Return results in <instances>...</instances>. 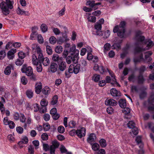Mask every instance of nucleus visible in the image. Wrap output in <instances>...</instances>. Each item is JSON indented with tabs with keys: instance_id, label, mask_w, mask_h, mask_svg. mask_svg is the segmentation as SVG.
<instances>
[{
	"instance_id": "17",
	"label": "nucleus",
	"mask_w": 154,
	"mask_h": 154,
	"mask_svg": "<svg viewBox=\"0 0 154 154\" xmlns=\"http://www.w3.org/2000/svg\"><path fill=\"white\" fill-rule=\"evenodd\" d=\"M52 59L53 61L57 62L58 63L62 60H63V59L62 57H59L58 54H55L53 55Z\"/></svg>"
},
{
	"instance_id": "51",
	"label": "nucleus",
	"mask_w": 154,
	"mask_h": 154,
	"mask_svg": "<svg viewBox=\"0 0 154 154\" xmlns=\"http://www.w3.org/2000/svg\"><path fill=\"white\" fill-rule=\"evenodd\" d=\"M20 121L22 123H24L26 122V118L23 114L20 113L19 118Z\"/></svg>"
},
{
	"instance_id": "25",
	"label": "nucleus",
	"mask_w": 154,
	"mask_h": 154,
	"mask_svg": "<svg viewBox=\"0 0 154 154\" xmlns=\"http://www.w3.org/2000/svg\"><path fill=\"white\" fill-rule=\"evenodd\" d=\"M11 66H7L5 69L4 70L5 74L7 75H9L11 74Z\"/></svg>"
},
{
	"instance_id": "10",
	"label": "nucleus",
	"mask_w": 154,
	"mask_h": 154,
	"mask_svg": "<svg viewBox=\"0 0 154 154\" xmlns=\"http://www.w3.org/2000/svg\"><path fill=\"white\" fill-rule=\"evenodd\" d=\"M58 69L60 71L63 72L66 69V63L63 60H62L58 63Z\"/></svg>"
},
{
	"instance_id": "6",
	"label": "nucleus",
	"mask_w": 154,
	"mask_h": 154,
	"mask_svg": "<svg viewBox=\"0 0 154 154\" xmlns=\"http://www.w3.org/2000/svg\"><path fill=\"white\" fill-rule=\"evenodd\" d=\"M32 48L33 50H35L37 51L38 54V59L40 60H41L43 57V55L42 50L39 46L37 44H34L32 45Z\"/></svg>"
},
{
	"instance_id": "49",
	"label": "nucleus",
	"mask_w": 154,
	"mask_h": 154,
	"mask_svg": "<svg viewBox=\"0 0 154 154\" xmlns=\"http://www.w3.org/2000/svg\"><path fill=\"white\" fill-rule=\"evenodd\" d=\"M46 50L47 54L48 55H51L52 53V51L51 47L48 45L46 46Z\"/></svg>"
},
{
	"instance_id": "7",
	"label": "nucleus",
	"mask_w": 154,
	"mask_h": 154,
	"mask_svg": "<svg viewBox=\"0 0 154 154\" xmlns=\"http://www.w3.org/2000/svg\"><path fill=\"white\" fill-rule=\"evenodd\" d=\"M135 39L137 41L136 45H137L143 43V42L144 40V37L141 35L140 31H138L136 33Z\"/></svg>"
},
{
	"instance_id": "30",
	"label": "nucleus",
	"mask_w": 154,
	"mask_h": 154,
	"mask_svg": "<svg viewBox=\"0 0 154 154\" xmlns=\"http://www.w3.org/2000/svg\"><path fill=\"white\" fill-rule=\"evenodd\" d=\"M42 93L45 95H47L50 93V89L48 87L44 88L42 91Z\"/></svg>"
},
{
	"instance_id": "23",
	"label": "nucleus",
	"mask_w": 154,
	"mask_h": 154,
	"mask_svg": "<svg viewBox=\"0 0 154 154\" xmlns=\"http://www.w3.org/2000/svg\"><path fill=\"white\" fill-rule=\"evenodd\" d=\"M32 62L33 65H36L39 62L38 61L37 57L34 54H32Z\"/></svg>"
},
{
	"instance_id": "57",
	"label": "nucleus",
	"mask_w": 154,
	"mask_h": 154,
	"mask_svg": "<svg viewBox=\"0 0 154 154\" xmlns=\"http://www.w3.org/2000/svg\"><path fill=\"white\" fill-rule=\"evenodd\" d=\"M41 138L43 140H46L48 139V136L46 133H44L41 135Z\"/></svg>"
},
{
	"instance_id": "50",
	"label": "nucleus",
	"mask_w": 154,
	"mask_h": 154,
	"mask_svg": "<svg viewBox=\"0 0 154 154\" xmlns=\"http://www.w3.org/2000/svg\"><path fill=\"white\" fill-rule=\"evenodd\" d=\"M38 34L35 32H33L31 34L30 38L31 40H33L35 39L36 37H37Z\"/></svg>"
},
{
	"instance_id": "5",
	"label": "nucleus",
	"mask_w": 154,
	"mask_h": 154,
	"mask_svg": "<svg viewBox=\"0 0 154 154\" xmlns=\"http://www.w3.org/2000/svg\"><path fill=\"white\" fill-rule=\"evenodd\" d=\"M80 64H77L75 66L73 64H71L68 69V72L69 73H74L76 74L78 73L80 69Z\"/></svg>"
},
{
	"instance_id": "39",
	"label": "nucleus",
	"mask_w": 154,
	"mask_h": 154,
	"mask_svg": "<svg viewBox=\"0 0 154 154\" xmlns=\"http://www.w3.org/2000/svg\"><path fill=\"white\" fill-rule=\"evenodd\" d=\"M92 148L93 150L95 151L97 150L99 148V145L97 143H94L92 144Z\"/></svg>"
},
{
	"instance_id": "19",
	"label": "nucleus",
	"mask_w": 154,
	"mask_h": 154,
	"mask_svg": "<svg viewBox=\"0 0 154 154\" xmlns=\"http://www.w3.org/2000/svg\"><path fill=\"white\" fill-rule=\"evenodd\" d=\"M101 5L100 3H95V1H91L89 0L86 2V5H88L90 7L93 8L95 5Z\"/></svg>"
},
{
	"instance_id": "61",
	"label": "nucleus",
	"mask_w": 154,
	"mask_h": 154,
	"mask_svg": "<svg viewBox=\"0 0 154 154\" xmlns=\"http://www.w3.org/2000/svg\"><path fill=\"white\" fill-rule=\"evenodd\" d=\"M43 119L44 120L46 121H49L50 119V115L48 114H44L43 116Z\"/></svg>"
},
{
	"instance_id": "2",
	"label": "nucleus",
	"mask_w": 154,
	"mask_h": 154,
	"mask_svg": "<svg viewBox=\"0 0 154 154\" xmlns=\"http://www.w3.org/2000/svg\"><path fill=\"white\" fill-rule=\"evenodd\" d=\"M126 23L124 21H122L119 26L117 25L115 26L113 29L114 33H117V35L121 38H123L125 32V27Z\"/></svg>"
},
{
	"instance_id": "48",
	"label": "nucleus",
	"mask_w": 154,
	"mask_h": 154,
	"mask_svg": "<svg viewBox=\"0 0 154 154\" xmlns=\"http://www.w3.org/2000/svg\"><path fill=\"white\" fill-rule=\"evenodd\" d=\"M41 28L42 32H45L47 31L48 27L45 24H42L41 25Z\"/></svg>"
},
{
	"instance_id": "1",
	"label": "nucleus",
	"mask_w": 154,
	"mask_h": 154,
	"mask_svg": "<svg viewBox=\"0 0 154 154\" xmlns=\"http://www.w3.org/2000/svg\"><path fill=\"white\" fill-rule=\"evenodd\" d=\"M13 2L10 0H6L5 2H2L0 4V8L4 14L7 15L9 14V9L13 8Z\"/></svg>"
},
{
	"instance_id": "16",
	"label": "nucleus",
	"mask_w": 154,
	"mask_h": 154,
	"mask_svg": "<svg viewBox=\"0 0 154 154\" xmlns=\"http://www.w3.org/2000/svg\"><path fill=\"white\" fill-rule=\"evenodd\" d=\"M105 103L106 105L111 106H115L117 104L116 101L112 99L106 100Z\"/></svg>"
},
{
	"instance_id": "4",
	"label": "nucleus",
	"mask_w": 154,
	"mask_h": 154,
	"mask_svg": "<svg viewBox=\"0 0 154 154\" xmlns=\"http://www.w3.org/2000/svg\"><path fill=\"white\" fill-rule=\"evenodd\" d=\"M77 54L73 56H68L66 57V62L67 64H70L72 62L76 64L78 62L79 58L78 57L79 51V50L76 51Z\"/></svg>"
},
{
	"instance_id": "38",
	"label": "nucleus",
	"mask_w": 154,
	"mask_h": 154,
	"mask_svg": "<svg viewBox=\"0 0 154 154\" xmlns=\"http://www.w3.org/2000/svg\"><path fill=\"white\" fill-rule=\"evenodd\" d=\"M36 66V70L38 72H41L42 70V68L41 63L39 62L36 65H34Z\"/></svg>"
},
{
	"instance_id": "34",
	"label": "nucleus",
	"mask_w": 154,
	"mask_h": 154,
	"mask_svg": "<svg viewBox=\"0 0 154 154\" xmlns=\"http://www.w3.org/2000/svg\"><path fill=\"white\" fill-rule=\"evenodd\" d=\"M17 12L18 14L20 15L25 14L28 15L29 14V13L28 12L24 11L22 10L19 7L17 10Z\"/></svg>"
},
{
	"instance_id": "52",
	"label": "nucleus",
	"mask_w": 154,
	"mask_h": 154,
	"mask_svg": "<svg viewBox=\"0 0 154 154\" xmlns=\"http://www.w3.org/2000/svg\"><path fill=\"white\" fill-rule=\"evenodd\" d=\"M20 116V115L17 112H15L13 114L14 118L16 121L18 120L19 119Z\"/></svg>"
},
{
	"instance_id": "46",
	"label": "nucleus",
	"mask_w": 154,
	"mask_h": 154,
	"mask_svg": "<svg viewBox=\"0 0 154 154\" xmlns=\"http://www.w3.org/2000/svg\"><path fill=\"white\" fill-rule=\"evenodd\" d=\"M21 82L23 85H26L28 82V80L25 76H22L21 78Z\"/></svg>"
},
{
	"instance_id": "58",
	"label": "nucleus",
	"mask_w": 154,
	"mask_h": 154,
	"mask_svg": "<svg viewBox=\"0 0 154 154\" xmlns=\"http://www.w3.org/2000/svg\"><path fill=\"white\" fill-rule=\"evenodd\" d=\"M111 45L109 43L106 44L104 46V50L106 51H109L110 49Z\"/></svg>"
},
{
	"instance_id": "64",
	"label": "nucleus",
	"mask_w": 154,
	"mask_h": 154,
	"mask_svg": "<svg viewBox=\"0 0 154 154\" xmlns=\"http://www.w3.org/2000/svg\"><path fill=\"white\" fill-rule=\"evenodd\" d=\"M56 149L50 146L49 149L50 154H55V149Z\"/></svg>"
},
{
	"instance_id": "37",
	"label": "nucleus",
	"mask_w": 154,
	"mask_h": 154,
	"mask_svg": "<svg viewBox=\"0 0 154 154\" xmlns=\"http://www.w3.org/2000/svg\"><path fill=\"white\" fill-rule=\"evenodd\" d=\"M37 37L38 41L39 43L42 44L44 42V39L41 35L38 34Z\"/></svg>"
},
{
	"instance_id": "60",
	"label": "nucleus",
	"mask_w": 154,
	"mask_h": 154,
	"mask_svg": "<svg viewBox=\"0 0 154 154\" xmlns=\"http://www.w3.org/2000/svg\"><path fill=\"white\" fill-rule=\"evenodd\" d=\"M8 139L11 142H13L14 140V137L11 134H9L8 136Z\"/></svg>"
},
{
	"instance_id": "11",
	"label": "nucleus",
	"mask_w": 154,
	"mask_h": 154,
	"mask_svg": "<svg viewBox=\"0 0 154 154\" xmlns=\"http://www.w3.org/2000/svg\"><path fill=\"white\" fill-rule=\"evenodd\" d=\"M86 130L84 128H82L80 130H77L76 131V134L80 138H82L85 135Z\"/></svg>"
},
{
	"instance_id": "56",
	"label": "nucleus",
	"mask_w": 154,
	"mask_h": 154,
	"mask_svg": "<svg viewBox=\"0 0 154 154\" xmlns=\"http://www.w3.org/2000/svg\"><path fill=\"white\" fill-rule=\"evenodd\" d=\"M52 30L53 32L56 35H59L60 33V30L57 28H52Z\"/></svg>"
},
{
	"instance_id": "31",
	"label": "nucleus",
	"mask_w": 154,
	"mask_h": 154,
	"mask_svg": "<svg viewBox=\"0 0 154 154\" xmlns=\"http://www.w3.org/2000/svg\"><path fill=\"white\" fill-rule=\"evenodd\" d=\"M28 138L26 137H24L18 143V144L20 145L21 144L23 143V144H25L28 143Z\"/></svg>"
},
{
	"instance_id": "42",
	"label": "nucleus",
	"mask_w": 154,
	"mask_h": 154,
	"mask_svg": "<svg viewBox=\"0 0 154 154\" xmlns=\"http://www.w3.org/2000/svg\"><path fill=\"white\" fill-rule=\"evenodd\" d=\"M76 125V123L75 122L71 121L69 123L68 126L69 128H74Z\"/></svg>"
},
{
	"instance_id": "59",
	"label": "nucleus",
	"mask_w": 154,
	"mask_h": 154,
	"mask_svg": "<svg viewBox=\"0 0 154 154\" xmlns=\"http://www.w3.org/2000/svg\"><path fill=\"white\" fill-rule=\"evenodd\" d=\"M6 56V53L4 51H0V60L3 59Z\"/></svg>"
},
{
	"instance_id": "35",
	"label": "nucleus",
	"mask_w": 154,
	"mask_h": 154,
	"mask_svg": "<svg viewBox=\"0 0 154 154\" xmlns=\"http://www.w3.org/2000/svg\"><path fill=\"white\" fill-rule=\"evenodd\" d=\"M49 41L50 43L52 45L55 44L57 41V39L54 36H51L49 39Z\"/></svg>"
},
{
	"instance_id": "18",
	"label": "nucleus",
	"mask_w": 154,
	"mask_h": 154,
	"mask_svg": "<svg viewBox=\"0 0 154 154\" xmlns=\"http://www.w3.org/2000/svg\"><path fill=\"white\" fill-rule=\"evenodd\" d=\"M152 54V53L151 51H148L145 53V60L146 62H149L152 60V59L150 56Z\"/></svg>"
},
{
	"instance_id": "8",
	"label": "nucleus",
	"mask_w": 154,
	"mask_h": 154,
	"mask_svg": "<svg viewBox=\"0 0 154 154\" xmlns=\"http://www.w3.org/2000/svg\"><path fill=\"white\" fill-rule=\"evenodd\" d=\"M21 70L22 72L26 73V75L28 76H30L33 73V71L32 67L30 66L26 67L25 65H24L23 66Z\"/></svg>"
},
{
	"instance_id": "24",
	"label": "nucleus",
	"mask_w": 154,
	"mask_h": 154,
	"mask_svg": "<svg viewBox=\"0 0 154 154\" xmlns=\"http://www.w3.org/2000/svg\"><path fill=\"white\" fill-rule=\"evenodd\" d=\"M119 103L120 106L122 108L125 107L126 105V100L124 99L120 100L119 101Z\"/></svg>"
},
{
	"instance_id": "54",
	"label": "nucleus",
	"mask_w": 154,
	"mask_h": 154,
	"mask_svg": "<svg viewBox=\"0 0 154 154\" xmlns=\"http://www.w3.org/2000/svg\"><path fill=\"white\" fill-rule=\"evenodd\" d=\"M58 131L60 133H63L65 131V130L64 127L62 126H60L57 128Z\"/></svg>"
},
{
	"instance_id": "41",
	"label": "nucleus",
	"mask_w": 154,
	"mask_h": 154,
	"mask_svg": "<svg viewBox=\"0 0 154 154\" xmlns=\"http://www.w3.org/2000/svg\"><path fill=\"white\" fill-rule=\"evenodd\" d=\"M128 127L130 128H134L135 127V124L133 121L129 122L127 124Z\"/></svg>"
},
{
	"instance_id": "43",
	"label": "nucleus",
	"mask_w": 154,
	"mask_h": 154,
	"mask_svg": "<svg viewBox=\"0 0 154 154\" xmlns=\"http://www.w3.org/2000/svg\"><path fill=\"white\" fill-rule=\"evenodd\" d=\"M28 151L29 153L30 154H33L34 152V148L31 145L28 146Z\"/></svg>"
},
{
	"instance_id": "53",
	"label": "nucleus",
	"mask_w": 154,
	"mask_h": 154,
	"mask_svg": "<svg viewBox=\"0 0 154 154\" xmlns=\"http://www.w3.org/2000/svg\"><path fill=\"white\" fill-rule=\"evenodd\" d=\"M122 110V112L125 114H128L130 112V109L128 107L124 108Z\"/></svg>"
},
{
	"instance_id": "62",
	"label": "nucleus",
	"mask_w": 154,
	"mask_h": 154,
	"mask_svg": "<svg viewBox=\"0 0 154 154\" xmlns=\"http://www.w3.org/2000/svg\"><path fill=\"white\" fill-rule=\"evenodd\" d=\"M19 57L20 59H23L25 57V54L23 52L20 51L19 52L18 54Z\"/></svg>"
},
{
	"instance_id": "27",
	"label": "nucleus",
	"mask_w": 154,
	"mask_h": 154,
	"mask_svg": "<svg viewBox=\"0 0 154 154\" xmlns=\"http://www.w3.org/2000/svg\"><path fill=\"white\" fill-rule=\"evenodd\" d=\"M63 47L60 45L57 46L55 48V51L58 54L61 53L63 51Z\"/></svg>"
},
{
	"instance_id": "55",
	"label": "nucleus",
	"mask_w": 154,
	"mask_h": 154,
	"mask_svg": "<svg viewBox=\"0 0 154 154\" xmlns=\"http://www.w3.org/2000/svg\"><path fill=\"white\" fill-rule=\"evenodd\" d=\"M0 109L2 114H4L5 112V108L4 104L0 102Z\"/></svg>"
},
{
	"instance_id": "45",
	"label": "nucleus",
	"mask_w": 154,
	"mask_h": 154,
	"mask_svg": "<svg viewBox=\"0 0 154 154\" xmlns=\"http://www.w3.org/2000/svg\"><path fill=\"white\" fill-rule=\"evenodd\" d=\"M48 102L45 99H42L40 102L41 105L42 106H46L48 104Z\"/></svg>"
},
{
	"instance_id": "40",
	"label": "nucleus",
	"mask_w": 154,
	"mask_h": 154,
	"mask_svg": "<svg viewBox=\"0 0 154 154\" xmlns=\"http://www.w3.org/2000/svg\"><path fill=\"white\" fill-rule=\"evenodd\" d=\"M27 97L29 98H32L33 96V92L31 90H28L26 92Z\"/></svg>"
},
{
	"instance_id": "22",
	"label": "nucleus",
	"mask_w": 154,
	"mask_h": 154,
	"mask_svg": "<svg viewBox=\"0 0 154 154\" xmlns=\"http://www.w3.org/2000/svg\"><path fill=\"white\" fill-rule=\"evenodd\" d=\"M69 39L66 37H60L57 41V43L59 44H62L64 42L69 40Z\"/></svg>"
},
{
	"instance_id": "13",
	"label": "nucleus",
	"mask_w": 154,
	"mask_h": 154,
	"mask_svg": "<svg viewBox=\"0 0 154 154\" xmlns=\"http://www.w3.org/2000/svg\"><path fill=\"white\" fill-rule=\"evenodd\" d=\"M38 61L41 63L42 62V64L45 66H47L50 63V61L48 58L47 57H43V56L42 57L41 60L38 59Z\"/></svg>"
},
{
	"instance_id": "14",
	"label": "nucleus",
	"mask_w": 154,
	"mask_h": 154,
	"mask_svg": "<svg viewBox=\"0 0 154 154\" xmlns=\"http://www.w3.org/2000/svg\"><path fill=\"white\" fill-rule=\"evenodd\" d=\"M16 52V49L13 48L11 49L8 53L7 56L9 59H12L14 57V54Z\"/></svg>"
},
{
	"instance_id": "63",
	"label": "nucleus",
	"mask_w": 154,
	"mask_h": 154,
	"mask_svg": "<svg viewBox=\"0 0 154 154\" xmlns=\"http://www.w3.org/2000/svg\"><path fill=\"white\" fill-rule=\"evenodd\" d=\"M149 100L150 102H154V92L151 93Z\"/></svg>"
},
{
	"instance_id": "15",
	"label": "nucleus",
	"mask_w": 154,
	"mask_h": 154,
	"mask_svg": "<svg viewBox=\"0 0 154 154\" xmlns=\"http://www.w3.org/2000/svg\"><path fill=\"white\" fill-rule=\"evenodd\" d=\"M42 85L41 82H38L35 85V92L37 94H39L41 92L42 89Z\"/></svg>"
},
{
	"instance_id": "29",
	"label": "nucleus",
	"mask_w": 154,
	"mask_h": 154,
	"mask_svg": "<svg viewBox=\"0 0 154 154\" xmlns=\"http://www.w3.org/2000/svg\"><path fill=\"white\" fill-rule=\"evenodd\" d=\"M144 43L146 45L147 49H148L153 45V42L152 41H146L144 42Z\"/></svg>"
},
{
	"instance_id": "28",
	"label": "nucleus",
	"mask_w": 154,
	"mask_h": 154,
	"mask_svg": "<svg viewBox=\"0 0 154 154\" xmlns=\"http://www.w3.org/2000/svg\"><path fill=\"white\" fill-rule=\"evenodd\" d=\"M58 97L57 95L54 96L52 98L50 102L51 104L54 105L56 104L58 101Z\"/></svg>"
},
{
	"instance_id": "32",
	"label": "nucleus",
	"mask_w": 154,
	"mask_h": 154,
	"mask_svg": "<svg viewBox=\"0 0 154 154\" xmlns=\"http://www.w3.org/2000/svg\"><path fill=\"white\" fill-rule=\"evenodd\" d=\"M60 145L59 143L56 140H54L52 141V145L50 146L53 147L56 149L58 148Z\"/></svg>"
},
{
	"instance_id": "9",
	"label": "nucleus",
	"mask_w": 154,
	"mask_h": 154,
	"mask_svg": "<svg viewBox=\"0 0 154 154\" xmlns=\"http://www.w3.org/2000/svg\"><path fill=\"white\" fill-rule=\"evenodd\" d=\"M122 40L119 38H117L115 41V43L112 46V48L118 50L121 48L120 44L122 42Z\"/></svg>"
},
{
	"instance_id": "3",
	"label": "nucleus",
	"mask_w": 154,
	"mask_h": 154,
	"mask_svg": "<svg viewBox=\"0 0 154 154\" xmlns=\"http://www.w3.org/2000/svg\"><path fill=\"white\" fill-rule=\"evenodd\" d=\"M104 20H99L94 25V28L97 30L96 32L93 31L92 33L95 35L102 36L103 35V33L101 31L102 28V24H103L104 23Z\"/></svg>"
},
{
	"instance_id": "33",
	"label": "nucleus",
	"mask_w": 154,
	"mask_h": 154,
	"mask_svg": "<svg viewBox=\"0 0 154 154\" xmlns=\"http://www.w3.org/2000/svg\"><path fill=\"white\" fill-rule=\"evenodd\" d=\"M136 141L137 143L138 144H140V145L139 147L140 148L143 147V144L141 143V137L140 136H138L137 137Z\"/></svg>"
},
{
	"instance_id": "12",
	"label": "nucleus",
	"mask_w": 154,
	"mask_h": 154,
	"mask_svg": "<svg viewBox=\"0 0 154 154\" xmlns=\"http://www.w3.org/2000/svg\"><path fill=\"white\" fill-rule=\"evenodd\" d=\"M96 138V136L94 134H91L87 138V141L91 145H92L93 143L95 142Z\"/></svg>"
},
{
	"instance_id": "20",
	"label": "nucleus",
	"mask_w": 154,
	"mask_h": 154,
	"mask_svg": "<svg viewBox=\"0 0 154 154\" xmlns=\"http://www.w3.org/2000/svg\"><path fill=\"white\" fill-rule=\"evenodd\" d=\"M110 93L113 97H117L120 96V92L118 91L115 88H112L111 89Z\"/></svg>"
},
{
	"instance_id": "36",
	"label": "nucleus",
	"mask_w": 154,
	"mask_h": 154,
	"mask_svg": "<svg viewBox=\"0 0 154 154\" xmlns=\"http://www.w3.org/2000/svg\"><path fill=\"white\" fill-rule=\"evenodd\" d=\"M100 79V76L96 74H94L92 77V80L95 82H98Z\"/></svg>"
},
{
	"instance_id": "26",
	"label": "nucleus",
	"mask_w": 154,
	"mask_h": 154,
	"mask_svg": "<svg viewBox=\"0 0 154 154\" xmlns=\"http://www.w3.org/2000/svg\"><path fill=\"white\" fill-rule=\"evenodd\" d=\"M99 143L102 148L106 147L107 145L106 140L104 139H101L99 140Z\"/></svg>"
},
{
	"instance_id": "44",
	"label": "nucleus",
	"mask_w": 154,
	"mask_h": 154,
	"mask_svg": "<svg viewBox=\"0 0 154 154\" xmlns=\"http://www.w3.org/2000/svg\"><path fill=\"white\" fill-rule=\"evenodd\" d=\"M43 129L45 131H48L50 128L49 124L48 123L44 124L43 125Z\"/></svg>"
},
{
	"instance_id": "47",
	"label": "nucleus",
	"mask_w": 154,
	"mask_h": 154,
	"mask_svg": "<svg viewBox=\"0 0 154 154\" xmlns=\"http://www.w3.org/2000/svg\"><path fill=\"white\" fill-rule=\"evenodd\" d=\"M23 63V60L21 59H18L15 62L16 64L18 66H21Z\"/></svg>"
},
{
	"instance_id": "21",
	"label": "nucleus",
	"mask_w": 154,
	"mask_h": 154,
	"mask_svg": "<svg viewBox=\"0 0 154 154\" xmlns=\"http://www.w3.org/2000/svg\"><path fill=\"white\" fill-rule=\"evenodd\" d=\"M58 65L55 63H52L50 65V69L53 72H56L57 69Z\"/></svg>"
}]
</instances>
